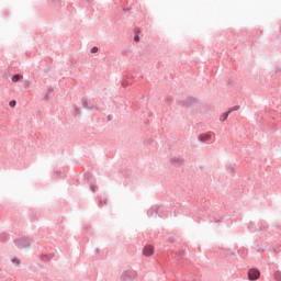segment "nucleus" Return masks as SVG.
<instances>
[{"mask_svg": "<svg viewBox=\"0 0 281 281\" xmlns=\"http://www.w3.org/2000/svg\"><path fill=\"white\" fill-rule=\"evenodd\" d=\"M258 278H260V271L258 269H250L248 271V280L256 281Z\"/></svg>", "mask_w": 281, "mask_h": 281, "instance_id": "1", "label": "nucleus"}, {"mask_svg": "<svg viewBox=\"0 0 281 281\" xmlns=\"http://www.w3.org/2000/svg\"><path fill=\"white\" fill-rule=\"evenodd\" d=\"M143 254L145 256H153L155 254V247L150 246V245H147L143 248Z\"/></svg>", "mask_w": 281, "mask_h": 281, "instance_id": "2", "label": "nucleus"}, {"mask_svg": "<svg viewBox=\"0 0 281 281\" xmlns=\"http://www.w3.org/2000/svg\"><path fill=\"white\" fill-rule=\"evenodd\" d=\"M200 142H211L212 140V134H202L199 136Z\"/></svg>", "mask_w": 281, "mask_h": 281, "instance_id": "3", "label": "nucleus"}, {"mask_svg": "<svg viewBox=\"0 0 281 281\" xmlns=\"http://www.w3.org/2000/svg\"><path fill=\"white\" fill-rule=\"evenodd\" d=\"M21 79H23V76H21V75H14V76L12 77V82H19Z\"/></svg>", "mask_w": 281, "mask_h": 281, "instance_id": "4", "label": "nucleus"}, {"mask_svg": "<svg viewBox=\"0 0 281 281\" xmlns=\"http://www.w3.org/2000/svg\"><path fill=\"white\" fill-rule=\"evenodd\" d=\"M227 117H229V112L223 113V114L220 116V121H221V122H225V120H227Z\"/></svg>", "mask_w": 281, "mask_h": 281, "instance_id": "5", "label": "nucleus"}, {"mask_svg": "<svg viewBox=\"0 0 281 281\" xmlns=\"http://www.w3.org/2000/svg\"><path fill=\"white\" fill-rule=\"evenodd\" d=\"M240 109V105H235L228 110V113H234V111H238Z\"/></svg>", "mask_w": 281, "mask_h": 281, "instance_id": "6", "label": "nucleus"}, {"mask_svg": "<svg viewBox=\"0 0 281 281\" xmlns=\"http://www.w3.org/2000/svg\"><path fill=\"white\" fill-rule=\"evenodd\" d=\"M274 280H278V281L281 280V272L280 271L274 273Z\"/></svg>", "mask_w": 281, "mask_h": 281, "instance_id": "7", "label": "nucleus"}, {"mask_svg": "<svg viewBox=\"0 0 281 281\" xmlns=\"http://www.w3.org/2000/svg\"><path fill=\"white\" fill-rule=\"evenodd\" d=\"M9 106H11V109H14L16 106V101H11L9 103Z\"/></svg>", "mask_w": 281, "mask_h": 281, "instance_id": "8", "label": "nucleus"}, {"mask_svg": "<svg viewBox=\"0 0 281 281\" xmlns=\"http://www.w3.org/2000/svg\"><path fill=\"white\" fill-rule=\"evenodd\" d=\"M98 52V47H93L92 49H91V54H95Z\"/></svg>", "mask_w": 281, "mask_h": 281, "instance_id": "9", "label": "nucleus"}, {"mask_svg": "<svg viewBox=\"0 0 281 281\" xmlns=\"http://www.w3.org/2000/svg\"><path fill=\"white\" fill-rule=\"evenodd\" d=\"M134 41H135L136 43H139V37H138V35H136V36L134 37Z\"/></svg>", "mask_w": 281, "mask_h": 281, "instance_id": "10", "label": "nucleus"}, {"mask_svg": "<svg viewBox=\"0 0 281 281\" xmlns=\"http://www.w3.org/2000/svg\"><path fill=\"white\" fill-rule=\"evenodd\" d=\"M12 262H16V265H19V260L18 259H12Z\"/></svg>", "mask_w": 281, "mask_h": 281, "instance_id": "11", "label": "nucleus"}]
</instances>
